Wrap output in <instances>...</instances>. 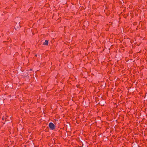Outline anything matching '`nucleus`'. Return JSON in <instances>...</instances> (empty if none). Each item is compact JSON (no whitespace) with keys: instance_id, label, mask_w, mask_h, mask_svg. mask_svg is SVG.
I'll use <instances>...</instances> for the list:
<instances>
[{"instance_id":"f03ea898","label":"nucleus","mask_w":147,"mask_h":147,"mask_svg":"<svg viewBox=\"0 0 147 147\" xmlns=\"http://www.w3.org/2000/svg\"><path fill=\"white\" fill-rule=\"evenodd\" d=\"M48 44V41L47 40H46L45 41V42L43 43V45H47Z\"/></svg>"},{"instance_id":"7ed1b4c3","label":"nucleus","mask_w":147,"mask_h":147,"mask_svg":"<svg viewBox=\"0 0 147 147\" xmlns=\"http://www.w3.org/2000/svg\"><path fill=\"white\" fill-rule=\"evenodd\" d=\"M19 28V27L18 26H16V28H15L16 29H18Z\"/></svg>"},{"instance_id":"20e7f679","label":"nucleus","mask_w":147,"mask_h":147,"mask_svg":"<svg viewBox=\"0 0 147 147\" xmlns=\"http://www.w3.org/2000/svg\"><path fill=\"white\" fill-rule=\"evenodd\" d=\"M4 118H2V119H3V120H4Z\"/></svg>"},{"instance_id":"f257e3e1","label":"nucleus","mask_w":147,"mask_h":147,"mask_svg":"<svg viewBox=\"0 0 147 147\" xmlns=\"http://www.w3.org/2000/svg\"><path fill=\"white\" fill-rule=\"evenodd\" d=\"M50 128L51 130H53L55 128V126L52 123H50L49 125Z\"/></svg>"}]
</instances>
